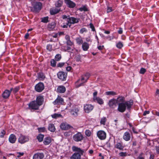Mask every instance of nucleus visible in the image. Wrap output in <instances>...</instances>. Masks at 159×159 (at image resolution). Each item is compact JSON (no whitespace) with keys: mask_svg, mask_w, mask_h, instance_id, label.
Wrapping results in <instances>:
<instances>
[{"mask_svg":"<svg viewBox=\"0 0 159 159\" xmlns=\"http://www.w3.org/2000/svg\"><path fill=\"white\" fill-rule=\"evenodd\" d=\"M98 137L101 140H104L106 137V133L103 130H99L97 133Z\"/></svg>","mask_w":159,"mask_h":159,"instance_id":"obj_11","label":"nucleus"},{"mask_svg":"<svg viewBox=\"0 0 159 159\" xmlns=\"http://www.w3.org/2000/svg\"><path fill=\"white\" fill-rule=\"evenodd\" d=\"M12 90L13 88H11L10 89V90L7 89L5 90L2 94L3 98L4 99L8 98L9 97Z\"/></svg>","mask_w":159,"mask_h":159,"instance_id":"obj_15","label":"nucleus"},{"mask_svg":"<svg viewBox=\"0 0 159 159\" xmlns=\"http://www.w3.org/2000/svg\"><path fill=\"white\" fill-rule=\"evenodd\" d=\"M44 89V84L42 82H39L36 85L35 87V90L38 92H41Z\"/></svg>","mask_w":159,"mask_h":159,"instance_id":"obj_8","label":"nucleus"},{"mask_svg":"<svg viewBox=\"0 0 159 159\" xmlns=\"http://www.w3.org/2000/svg\"><path fill=\"white\" fill-rule=\"evenodd\" d=\"M29 140V138L28 137L20 134L18 139V141L19 143L23 144L28 142Z\"/></svg>","mask_w":159,"mask_h":159,"instance_id":"obj_10","label":"nucleus"},{"mask_svg":"<svg viewBox=\"0 0 159 159\" xmlns=\"http://www.w3.org/2000/svg\"><path fill=\"white\" fill-rule=\"evenodd\" d=\"M68 26H69L70 27V24H69L68 23V22L66 23V25H64L62 26L63 28H66Z\"/></svg>","mask_w":159,"mask_h":159,"instance_id":"obj_59","label":"nucleus"},{"mask_svg":"<svg viewBox=\"0 0 159 159\" xmlns=\"http://www.w3.org/2000/svg\"><path fill=\"white\" fill-rule=\"evenodd\" d=\"M16 136L13 134H11L9 138V142L12 143H15L16 141Z\"/></svg>","mask_w":159,"mask_h":159,"instance_id":"obj_23","label":"nucleus"},{"mask_svg":"<svg viewBox=\"0 0 159 159\" xmlns=\"http://www.w3.org/2000/svg\"><path fill=\"white\" fill-rule=\"evenodd\" d=\"M42 6V3L39 2H35L33 4V11L35 12H38L41 10Z\"/></svg>","mask_w":159,"mask_h":159,"instance_id":"obj_4","label":"nucleus"},{"mask_svg":"<svg viewBox=\"0 0 159 159\" xmlns=\"http://www.w3.org/2000/svg\"><path fill=\"white\" fill-rule=\"evenodd\" d=\"M66 43L67 45L70 46H71L73 44V43L71 42L70 40L66 41Z\"/></svg>","mask_w":159,"mask_h":159,"instance_id":"obj_55","label":"nucleus"},{"mask_svg":"<svg viewBox=\"0 0 159 159\" xmlns=\"http://www.w3.org/2000/svg\"><path fill=\"white\" fill-rule=\"evenodd\" d=\"M58 77L62 81H65L66 80L67 73L63 71H59L57 74Z\"/></svg>","mask_w":159,"mask_h":159,"instance_id":"obj_9","label":"nucleus"},{"mask_svg":"<svg viewBox=\"0 0 159 159\" xmlns=\"http://www.w3.org/2000/svg\"><path fill=\"white\" fill-rule=\"evenodd\" d=\"M133 104V101L132 100L125 101L124 103H120L118 104L117 110L120 112L123 113L126 110V108L129 110Z\"/></svg>","mask_w":159,"mask_h":159,"instance_id":"obj_1","label":"nucleus"},{"mask_svg":"<svg viewBox=\"0 0 159 159\" xmlns=\"http://www.w3.org/2000/svg\"><path fill=\"white\" fill-rule=\"evenodd\" d=\"M73 138L74 140L77 142L81 141L84 138L83 134L79 132L74 135Z\"/></svg>","mask_w":159,"mask_h":159,"instance_id":"obj_6","label":"nucleus"},{"mask_svg":"<svg viewBox=\"0 0 159 159\" xmlns=\"http://www.w3.org/2000/svg\"><path fill=\"white\" fill-rule=\"evenodd\" d=\"M72 108L69 111L70 114L74 117L77 116L79 111V107L77 106L72 105Z\"/></svg>","mask_w":159,"mask_h":159,"instance_id":"obj_3","label":"nucleus"},{"mask_svg":"<svg viewBox=\"0 0 159 159\" xmlns=\"http://www.w3.org/2000/svg\"><path fill=\"white\" fill-rule=\"evenodd\" d=\"M84 83L83 81L81 80V79H79L75 82V86L76 88L83 85V84Z\"/></svg>","mask_w":159,"mask_h":159,"instance_id":"obj_26","label":"nucleus"},{"mask_svg":"<svg viewBox=\"0 0 159 159\" xmlns=\"http://www.w3.org/2000/svg\"><path fill=\"white\" fill-rule=\"evenodd\" d=\"M44 135L41 134H39L37 136V138L39 142H41L43 141Z\"/></svg>","mask_w":159,"mask_h":159,"instance_id":"obj_35","label":"nucleus"},{"mask_svg":"<svg viewBox=\"0 0 159 159\" xmlns=\"http://www.w3.org/2000/svg\"><path fill=\"white\" fill-rule=\"evenodd\" d=\"M114 147L115 148L118 149L120 150H123L124 146L122 142H117L114 146Z\"/></svg>","mask_w":159,"mask_h":159,"instance_id":"obj_19","label":"nucleus"},{"mask_svg":"<svg viewBox=\"0 0 159 159\" xmlns=\"http://www.w3.org/2000/svg\"><path fill=\"white\" fill-rule=\"evenodd\" d=\"M60 127L62 129L64 130H67L72 128L70 125L65 123H62L60 125Z\"/></svg>","mask_w":159,"mask_h":159,"instance_id":"obj_17","label":"nucleus"},{"mask_svg":"<svg viewBox=\"0 0 159 159\" xmlns=\"http://www.w3.org/2000/svg\"><path fill=\"white\" fill-rule=\"evenodd\" d=\"M20 89V87L19 86H16L14 88H13V90H12V92L14 94H15L18 92Z\"/></svg>","mask_w":159,"mask_h":159,"instance_id":"obj_40","label":"nucleus"},{"mask_svg":"<svg viewBox=\"0 0 159 159\" xmlns=\"http://www.w3.org/2000/svg\"><path fill=\"white\" fill-rule=\"evenodd\" d=\"M107 120V119L106 117H102L100 123L101 124L105 125V122Z\"/></svg>","mask_w":159,"mask_h":159,"instance_id":"obj_42","label":"nucleus"},{"mask_svg":"<svg viewBox=\"0 0 159 159\" xmlns=\"http://www.w3.org/2000/svg\"><path fill=\"white\" fill-rule=\"evenodd\" d=\"M65 39L66 40V41H68L70 40V38L69 36L68 35H66L65 36Z\"/></svg>","mask_w":159,"mask_h":159,"instance_id":"obj_64","label":"nucleus"},{"mask_svg":"<svg viewBox=\"0 0 159 159\" xmlns=\"http://www.w3.org/2000/svg\"><path fill=\"white\" fill-rule=\"evenodd\" d=\"M44 100V98L43 96L39 95L36 98V100H35L36 102L40 106L42 105Z\"/></svg>","mask_w":159,"mask_h":159,"instance_id":"obj_18","label":"nucleus"},{"mask_svg":"<svg viewBox=\"0 0 159 159\" xmlns=\"http://www.w3.org/2000/svg\"><path fill=\"white\" fill-rule=\"evenodd\" d=\"M64 102V100L61 96H58L57 99L53 102V103L55 105L62 104Z\"/></svg>","mask_w":159,"mask_h":159,"instance_id":"obj_14","label":"nucleus"},{"mask_svg":"<svg viewBox=\"0 0 159 159\" xmlns=\"http://www.w3.org/2000/svg\"><path fill=\"white\" fill-rule=\"evenodd\" d=\"M155 96L158 100H159V89H157L155 93Z\"/></svg>","mask_w":159,"mask_h":159,"instance_id":"obj_48","label":"nucleus"},{"mask_svg":"<svg viewBox=\"0 0 159 159\" xmlns=\"http://www.w3.org/2000/svg\"><path fill=\"white\" fill-rule=\"evenodd\" d=\"M61 58V56L60 54H57L55 57V59L56 61H60Z\"/></svg>","mask_w":159,"mask_h":159,"instance_id":"obj_46","label":"nucleus"},{"mask_svg":"<svg viewBox=\"0 0 159 159\" xmlns=\"http://www.w3.org/2000/svg\"><path fill=\"white\" fill-rule=\"evenodd\" d=\"M104 48V46H99L98 47V48L100 50H102Z\"/></svg>","mask_w":159,"mask_h":159,"instance_id":"obj_63","label":"nucleus"},{"mask_svg":"<svg viewBox=\"0 0 159 159\" xmlns=\"http://www.w3.org/2000/svg\"><path fill=\"white\" fill-rule=\"evenodd\" d=\"M47 49L49 51H51L52 50V45L51 44H48L47 46Z\"/></svg>","mask_w":159,"mask_h":159,"instance_id":"obj_53","label":"nucleus"},{"mask_svg":"<svg viewBox=\"0 0 159 159\" xmlns=\"http://www.w3.org/2000/svg\"><path fill=\"white\" fill-rule=\"evenodd\" d=\"M116 100L117 101V103H124L125 102V98L123 96H119Z\"/></svg>","mask_w":159,"mask_h":159,"instance_id":"obj_28","label":"nucleus"},{"mask_svg":"<svg viewBox=\"0 0 159 159\" xmlns=\"http://www.w3.org/2000/svg\"><path fill=\"white\" fill-rule=\"evenodd\" d=\"M117 104L116 99L114 98L109 100L108 102V104L110 107L112 109H114L116 107Z\"/></svg>","mask_w":159,"mask_h":159,"instance_id":"obj_12","label":"nucleus"},{"mask_svg":"<svg viewBox=\"0 0 159 159\" xmlns=\"http://www.w3.org/2000/svg\"><path fill=\"white\" fill-rule=\"evenodd\" d=\"M79 10L81 11H88L87 8L85 6L79 8Z\"/></svg>","mask_w":159,"mask_h":159,"instance_id":"obj_41","label":"nucleus"},{"mask_svg":"<svg viewBox=\"0 0 159 159\" xmlns=\"http://www.w3.org/2000/svg\"><path fill=\"white\" fill-rule=\"evenodd\" d=\"M61 116V114H58L57 113H54L51 115L52 117L54 119H56L58 117H60Z\"/></svg>","mask_w":159,"mask_h":159,"instance_id":"obj_39","label":"nucleus"},{"mask_svg":"<svg viewBox=\"0 0 159 159\" xmlns=\"http://www.w3.org/2000/svg\"><path fill=\"white\" fill-rule=\"evenodd\" d=\"M113 11V10L111 7H107V13H109L111 12V11Z\"/></svg>","mask_w":159,"mask_h":159,"instance_id":"obj_58","label":"nucleus"},{"mask_svg":"<svg viewBox=\"0 0 159 159\" xmlns=\"http://www.w3.org/2000/svg\"><path fill=\"white\" fill-rule=\"evenodd\" d=\"M127 153L126 152H121L119 153V155L122 157H124L127 156Z\"/></svg>","mask_w":159,"mask_h":159,"instance_id":"obj_47","label":"nucleus"},{"mask_svg":"<svg viewBox=\"0 0 159 159\" xmlns=\"http://www.w3.org/2000/svg\"><path fill=\"white\" fill-rule=\"evenodd\" d=\"M29 108L30 110H34L39 109L40 106L35 100L29 103L28 104Z\"/></svg>","mask_w":159,"mask_h":159,"instance_id":"obj_5","label":"nucleus"},{"mask_svg":"<svg viewBox=\"0 0 159 159\" xmlns=\"http://www.w3.org/2000/svg\"><path fill=\"white\" fill-rule=\"evenodd\" d=\"M44 157L43 153H37L34 154L33 157V159H42Z\"/></svg>","mask_w":159,"mask_h":159,"instance_id":"obj_20","label":"nucleus"},{"mask_svg":"<svg viewBox=\"0 0 159 159\" xmlns=\"http://www.w3.org/2000/svg\"><path fill=\"white\" fill-rule=\"evenodd\" d=\"M89 77V74H87L84 75H83L81 76V80L84 81V82H86Z\"/></svg>","mask_w":159,"mask_h":159,"instance_id":"obj_34","label":"nucleus"},{"mask_svg":"<svg viewBox=\"0 0 159 159\" xmlns=\"http://www.w3.org/2000/svg\"><path fill=\"white\" fill-rule=\"evenodd\" d=\"M6 133V131L4 130H2L0 133L1 134L0 135V137L1 138H3L5 134Z\"/></svg>","mask_w":159,"mask_h":159,"instance_id":"obj_49","label":"nucleus"},{"mask_svg":"<svg viewBox=\"0 0 159 159\" xmlns=\"http://www.w3.org/2000/svg\"><path fill=\"white\" fill-rule=\"evenodd\" d=\"M51 142V138L50 137H48L44 139L43 143L45 145H48Z\"/></svg>","mask_w":159,"mask_h":159,"instance_id":"obj_29","label":"nucleus"},{"mask_svg":"<svg viewBox=\"0 0 159 159\" xmlns=\"http://www.w3.org/2000/svg\"><path fill=\"white\" fill-rule=\"evenodd\" d=\"M38 76L39 79L40 80H43L45 78V75L42 72H39L38 74Z\"/></svg>","mask_w":159,"mask_h":159,"instance_id":"obj_30","label":"nucleus"},{"mask_svg":"<svg viewBox=\"0 0 159 159\" xmlns=\"http://www.w3.org/2000/svg\"><path fill=\"white\" fill-rule=\"evenodd\" d=\"M48 129L51 132H54L56 130L54 125L52 124H49L48 126Z\"/></svg>","mask_w":159,"mask_h":159,"instance_id":"obj_31","label":"nucleus"},{"mask_svg":"<svg viewBox=\"0 0 159 159\" xmlns=\"http://www.w3.org/2000/svg\"><path fill=\"white\" fill-rule=\"evenodd\" d=\"M85 134L87 136L89 137L91 135V132L89 130H86L85 132Z\"/></svg>","mask_w":159,"mask_h":159,"instance_id":"obj_52","label":"nucleus"},{"mask_svg":"<svg viewBox=\"0 0 159 159\" xmlns=\"http://www.w3.org/2000/svg\"><path fill=\"white\" fill-rule=\"evenodd\" d=\"M98 92L96 91H95L93 93V100L95 99L96 98H97V95Z\"/></svg>","mask_w":159,"mask_h":159,"instance_id":"obj_57","label":"nucleus"},{"mask_svg":"<svg viewBox=\"0 0 159 159\" xmlns=\"http://www.w3.org/2000/svg\"><path fill=\"white\" fill-rule=\"evenodd\" d=\"M64 2L70 8H73L76 6V4L70 0H64Z\"/></svg>","mask_w":159,"mask_h":159,"instance_id":"obj_16","label":"nucleus"},{"mask_svg":"<svg viewBox=\"0 0 159 159\" xmlns=\"http://www.w3.org/2000/svg\"><path fill=\"white\" fill-rule=\"evenodd\" d=\"M72 149L73 152H75L70 157V159H81V155H83L84 153V150L75 146L72 147Z\"/></svg>","mask_w":159,"mask_h":159,"instance_id":"obj_2","label":"nucleus"},{"mask_svg":"<svg viewBox=\"0 0 159 159\" xmlns=\"http://www.w3.org/2000/svg\"><path fill=\"white\" fill-rule=\"evenodd\" d=\"M56 26V24L54 22H52L48 24V29L49 30H52L54 29Z\"/></svg>","mask_w":159,"mask_h":159,"instance_id":"obj_25","label":"nucleus"},{"mask_svg":"<svg viewBox=\"0 0 159 159\" xmlns=\"http://www.w3.org/2000/svg\"><path fill=\"white\" fill-rule=\"evenodd\" d=\"M38 129L39 132H44L46 131V128L45 127L38 128Z\"/></svg>","mask_w":159,"mask_h":159,"instance_id":"obj_44","label":"nucleus"},{"mask_svg":"<svg viewBox=\"0 0 159 159\" xmlns=\"http://www.w3.org/2000/svg\"><path fill=\"white\" fill-rule=\"evenodd\" d=\"M75 40L76 43L79 45H82L83 43V39L81 36L76 38Z\"/></svg>","mask_w":159,"mask_h":159,"instance_id":"obj_24","label":"nucleus"},{"mask_svg":"<svg viewBox=\"0 0 159 159\" xmlns=\"http://www.w3.org/2000/svg\"><path fill=\"white\" fill-rule=\"evenodd\" d=\"M93 100L97 101V102L100 105L102 104L104 102L103 100L98 97L96 98Z\"/></svg>","mask_w":159,"mask_h":159,"instance_id":"obj_36","label":"nucleus"},{"mask_svg":"<svg viewBox=\"0 0 159 159\" xmlns=\"http://www.w3.org/2000/svg\"><path fill=\"white\" fill-rule=\"evenodd\" d=\"M94 107L92 104H86L84 105V110L85 113H89L93 110Z\"/></svg>","mask_w":159,"mask_h":159,"instance_id":"obj_7","label":"nucleus"},{"mask_svg":"<svg viewBox=\"0 0 159 159\" xmlns=\"http://www.w3.org/2000/svg\"><path fill=\"white\" fill-rule=\"evenodd\" d=\"M123 45L122 43L121 42H119L116 44V47L119 49L123 47Z\"/></svg>","mask_w":159,"mask_h":159,"instance_id":"obj_43","label":"nucleus"},{"mask_svg":"<svg viewBox=\"0 0 159 159\" xmlns=\"http://www.w3.org/2000/svg\"><path fill=\"white\" fill-rule=\"evenodd\" d=\"M146 72V69L143 68H142L140 70L139 73L141 74H144Z\"/></svg>","mask_w":159,"mask_h":159,"instance_id":"obj_51","label":"nucleus"},{"mask_svg":"<svg viewBox=\"0 0 159 159\" xmlns=\"http://www.w3.org/2000/svg\"><path fill=\"white\" fill-rule=\"evenodd\" d=\"M41 22L44 23H47L48 22V16L45 17L41 18Z\"/></svg>","mask_w":159,"mask_h":159,"instance_id":"obj_38","label":"nucleus"},{"mask_svg":"<svg viewBox=\"0 0 159 159\" xmlns=\"http://www.w3.org/2000/svg\"><path fill=\"white\" fill-rule=\"evenodd\" d=\"M118 32L119 34H121L123 33V30L122 28H120Z\"/></svg>","mask_w":159,"mask_h":159,"instance_id":"obj_62","label":"nucleus"},{"mask_svg":"<svg viewBox=\"0 0 159 159\" xmlns=\"http://www.w3.org/2000/svg\"><path fill=\"white\" fill-rule=\"evenodd\" d=\"M87 31V30L84 28H81L80 30V32L81 34H83L84 32H86Z\"/></svg>","mask_w":159,"mask_h":159,"instance_id":"obj_50","label":"nucleus"},{"mask_svg":"<svg viewBox=\"0 0 159 159\" xmlns=\"http://www.w3.org/2000/svg\"><path fill=\"white\" fill-rule=\"evenodd\" d=\"M82 45V48L84 51L88 50L89 48V45L88 43L87 42H84L83 43Z\"/></svg>","mask_w":159,"mask_h":159,"instance_id":"obj_27","label":"nucleus"},{"mask_svg":"<svg viewBox=\"0 0 159 159\" xmlns=\"http://www.w3.org/2000/svg\"><path fill=\"white\" fill-rule=\"evenodd\" d=\"M68 17H69L67 18V22L69 24H70V26L71 24L78 23L80 19H77L74 17H70L69 16Z\"/></svg>","mask_w":159,"mask_h":159,"instance_id":"obj_13","label":"nucleus"},{"mask_svg":"<svg viewBox=\"0 0 159 159\" xmlns=\"http://www.w3.org/2000/svg\"><path fill=\"white\" fill-rule=\"evenodd\" d=\"M65 64V63L64 62H60L57 65V66L58 67H61L63 66Z\"/></svg>","mask_w":159,"mask_h":159,"instance_id":"obj_56","label":"nucleus"},{"mask_svg":"<svg viewBox=\"0 0 159 159\" xmlns=\"http://www.w3.org/2000/svg\"><path fill=\"white\" fill-rule=\"evenodd\" d=\"M152 112L154 115L159 116V112L156 111H154L153 112L152 111Z\"/></svg>","mask_w":159,"mask_h":159,"instance_id":"obj_60","label":"nucleus"},{"mask_svg":"<svg viewBox=\"0 0 159 159\" xmlns=\"http://www.w3.org/2000/svg\"><path fill=\"white\" fill-rule=\"evenodd\" d=\"M66 89L65 86L62 85L58 86L57 89V92L58 93H63L66 91Z\"/></svg>","mask_w":159,"mask_h":159,"instance_id":"obj_22","label":"nucleus"},{"mask_svg":"<svg viewBox=\"0 0 159 159\" xmlns=\"http://www.w3.org/2000/svg\"><path fill=\"white\" fill-rule=\"evenodd\" d=\"M60 11V10H58L57 8H55L50 10V13L52 15H54L58 13Z\"/></svg>","mask_w":159,"mask_h":159,"instance_id":"obj_33","label":"nucleus"},{"mask_svg":"<svg viewBox=\"0 0 159 159\" xmlns=\"http://www.w3.org/2000/svg\"><path fill=\"white\" fill-rule=\"evenodd\" d=\"M63 1L62 0H58L55 4L56 7H60L62 6Z\"/></svg>","mask_w":159,"mask_h":159,"instance_id":"obj_32","label":"nucleus"},{"mask_svg":"<svg viewBox=\"0 0 159 159\" xmlns=\"http://www.w3.org/2000/svg\"><path fill=\"white\" fill-rule=\"evenodd\" d=\"M89 26L90 28L92 29V30L93 31H95V29L92 23H90L89 24Z\"/></svg>","mask_w":159,"mask_h":159,"instance_id":"obj_54","label":"nucleus"},{"mask_svg":"<svg viewBox=\"0 0 159 159\" xmlns=\"http://www.w3.org/2000/svg\"><path fill=\"white\" fill-rule=\"evenodd\" d=\"M150 113V111H145L143 113V116H146L147 114H149Z\"/></svg>","mask_w":159,"mask_h":159,"instance_id":"obj_61","label":"nucleus"},{"mask_svg":"<svg viewBox=\"0 0 159 159\" xmlns=\"http://www.w3.org/2000/svg\"><path fill=\"white\" fill-rule=\"evenodd\" d=\"M123 138L126 141L129 140L131 138V135L129 133L128 131L125 132L124 134Z\"/></svg>","mask_w":159,"mask_h":159,"instance_id":"obj_21","label":"nucleus"},{"mask_svg":"<svg viewBox=\"0 0 159 159\" xmlns=\"http://www.w3.org/2000/svg\"><path fill=\"white\" fill-rule=\"evenodd\" d=\"M105 94L107 95L112 96H114L117 94L116 93L113 91L106 92Z\"/></svg>","mask_w":159,"mask_h":159,"instance_id":"obj_37","label":"nucleus"},{"mask_svg":"<svg viewBox=\"0 0 159 159\" xmlns=\"http://www.w3.org/2000/svg\"><path fill=\"white\" fill-rule=\"evenodd\" d=\"M51 65L52 67H55L56 66V62L54 59H52L50 61Z\"/></svg>","mask_w":159,"mask_h":159,"instance_id":"obj_45","label":"nucleus"}]
</instances>
